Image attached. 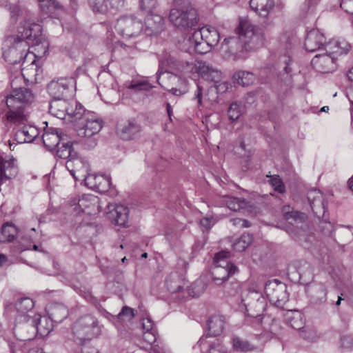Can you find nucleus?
<instances>
[{"label": "nucleus", "instance_id": "nucleus-64", "mask_svg": "<svg viewBox=\"0 0 353 353\" xmlns=\"http://www.w3.org/2000/svg\"><path fill=\"white\" fill-rule=\"evenodd\" d=\"M107 1L112 8L119 9L124 5V0H107Z\"/></svg>", "mask_w": 353, "mask_h": 353}, {"label": "nucleus", "instance_id": "nucleus-61", "mask_svg": "<svg viewBox=\"0 0 353 353\" xmlns=\"http://www.w3.org/2000/svg\"><path fill=\"white\" fill-rule=\"evenodd\" d=\"M341 346L345 349H353V337L345 336L341 338Z\"/></svg>", "mask_w": 353, "mask_h": 353}, {"label": "nucleus", "instance_id": "nucleus-15", "mask_svg": "<svg viewBox=\"0 0 353 353\" xmlns=\"http://www.w3.org/2000/svg\"><path fill=\"white\" fill-rule=\"evenodd\" d=\"M77 213L85 212L89 215L100 212L99 199L93 194H84L79 200L74 208Z\"/></svg>", "mask_w": 353, "mask_h": 353}, {"label": "nucleus", "instance_id": "nucleus-60", "mask_svg": "<svg viewBox=\"0 0 353 353\" xmlns=\"http://www.w3.org/2000/svg\"><path fill=\"white\" fill-rule=\"evenodd\" d=\"M340 6L347 13L353 14V0H342Z\"/></svg>", "mask_w": 353, "mask_h": 353}, {"label": "nucleus", "instance_id": "nucleus-54", "mask_svg": "<svg viewBox=\"0 0 353 353\" xmlns=\"http://www.w3.org/2000/svg\"><path fill=\"white\" fill-rule=\"evenodd\" d=\"M134 316V310L125 306L118 314V319L121 321H130Z\"/></svg>", "mask_w": 353, "mask_h": 353}, {"label": "nucleus", "instance_id": "nucleus-17", "mask_svg": "<svg viewBox=\"0 0 353 353\" xmlns=\"http://www.w3.org/2000/svg\"><path fill=\"white\" fill-rule=\"evenodd\" d=\"M86 186L99 192H107L111 185L110 176L105 174H88L84 178Z\"/></svg>", "mask_w": 353, "mask_h": 353}, {"label": "nucleus", "instance_id": "nucleus-49", "mask_svg": "<svg viewBox=\"0 0 353 353\" xmlns=\"http://www.w3.org/2000/svg\"><path fill=\"white\" fill-rule=\"evenodd\" d=\"M228 114L230 121H236L241 115V110L239 104L236 102L232 103L228 108Z\"/></svg>", "mask_w": 353, "mask_h": 353}, {"label": "nucleus", "instance_id": "nucleus-33", "mask_svg": "<svg viewBox=\"0 0 353 353\" xmlns=\"http://www.w3.org/2000/svg\"><path fill=\"white\" fill-rule=\"evenodd\" d=\"M68 101L66 100L62 99H54L52 101H51L49 106V112L59 118V119H64L65 115L67 114Z\"/></svg>", "mask_w": 353, "mask_h": 353}, {"label": "nucleus", "instance_id": "nucleus-21", "mask_svg": "<svg viewBox=\"0 0 353 353\" xmlns=\"http://www.w3.org/2000/svg\"><path fill=\"white\" fill-rule=\"evenodd\" d=\"M196 72L204 80L218 83L221 79V72L204 61H197L195 65Z\"/></svg>", "mask_w": 353, "mask_h": 353}, {"label": "nucleus", "instance_id": "nucleus-6", "mask_svg": "<svg viewBox=\"0 0 353 353\" xmlns=\"http://www.w3.org/2000/svg\"><path fill=\"white\" fill-rule=\"evenodd\" d=\"M80 126L77 132L79 137L86 138L84 145L88 149L97 145V140L92 137L97 134L103 127V121L95 113L87 112L81 119Z\"/></svg>", "mask_w": 353, "mask_h": 353}, {"label": "nucleus", "instance_id": "nucleus-22", "mask_svg": "<svg viewBox=\"0 0 353 353\" xmlns=\"http://www.w3.org/2000/svg\"><path fill=\"white\" fill-rule=\"evenodd\" d=\"M306 293L314 303H323L327 300V288L322 283H312L305 289Z\"/></svg>", "mask_w": 353, "mask_h": 353}, {"label": "nucleus", "instance_id": "nucleus-25", "mask_svg": "<svg viewBox=\"0 0 353 353\" xmlns=\"http://www.w3.org/2000/svg\"><path fill=\"white\" fill-rule=\"evenodd\" d=\"M129 209L123 205H117L114 209L109 212V216L114 224L125 227L128 222Z\"/></svg>", "mask_w": 353, "mask_h": 353}, {"label": "nucleus", "instance_id": "nucleus-18", "mask_svg": "<svg viewBox=\"0 0 353 353\" xmlns=\"http://www.w3.org/2000/svg\"><path fill=\"white\" fill-rule=\"evenodd\" d=\"M192 39H201L210 46L214 47L220 40V34L215 28L205 26L192 33Z\"/></svg>", "mask_w": 353, "mask_h": 353}, {"label": "nucleus", "instance_id": "nucleus-9", "mask_svg": "<svg viewBox=\"0 0 353 353\" xmlns=\"http://www.w3.org/2000/svg\"><path fill=\"white\" fill-rule=\"evenodd\" d=\"M143 28V23L133 15L122 16L117 20L115 30L125 39L138 37Z\"/></svg>", "mask_w": 353, "mask_h": 353}, {"label": "nucleus", "instance_id": "nucleus-39", "mask_svg": "<svg viewBox=\"0 0 353 353\" xmlns=\"http://www.w3.org/2000/svg\"><path fill=\"white\" fill-rule=\"evenodd\" d=\"M41 11L50 17H56L55 11L62 10V6L57 1L52 0H38Z\"/></svg>", "mask_w": 353, "mask_h": 353}, {"label": "nucleus", "instance_id": "nucleus-45", "mask_svg": "<svg viewBox=\"0 0 353 353\" xmlns=\"http://www.w3.org/2000/svg\"><path fill=\"white\" fill-rule=\"evenodd\" d=\"M142 343L145 345H152V348L155 351V347H159V344L157 343V332L154 331H148V332H143L142 334Z\"/></svg>", "mask_w": 353, "mask_h": 353}, {"label": "nucleus", "instance_id": "nucleus-29", "mask_svg": "<svg viewBox=\"0 0 353 353\" xmlns=\"http://www.w3.org/2000/svg\"><path fill=\"white\" fill-rule=\"evenodd\" d=\"M140 125L134 121H128L118 128V133L123 139L130 140L135 138L140 132Z\"/></svg>", "mask_w": 353, "mask_h": 353}, {"label": "nucleus", "instance_id": "nucleus-12", "mask_svg": "<svg viewBox=\"0 0 353 353\" xmlns=\"http://www.w3.org/2000/svg\"><path fill=\"white\" fill-rule=\"evenodd\" d=\"M53 321L48 316H41L40 314H35L30 321L25 325L23 329H30L31 333L28 337L24 340H30L37 334L43 337L48 336L53 330Z\"/></svg>", "mask_w": 353, "mask_h": 353}, {"label": "nucleus", "instance_id": "nucleus-37", "mask_svg": "<svg viewBox=\"0 0 353 353\" xmlns=\"http://www.w3.org/2000/svg\"><path fill=\"white\" fill-rule=\"evenodd\" d=\"M17 234V228L12 223H6L0 231V242H11L15 239Z\"/></svg>", "mask_w": 353, "mask_h": 353}, {"label": "nucleus", "instance_id": "nucleus-32", "mask_svg": "<svg viewBox=\"0 0 353 353\" xmlns=\"http://www.w3.org/2000/svg\"><path fill=\"white\" fill-rule=\"evenodd\" d=\"M48 314L53 322L61 323L68 316V310L64 305L54 303L49 307Z\"/></svg>", "mask_w": 353, "mask_h": 353}, {"label": "nucleus", "instance_id": "nucleus-13", "mask_svg": "<svg viewBox=\"0 0 353 353\" xmlns=\"http://www.w3.org/2000/svg\"><path fill=\"white\" fill-rule=\"evenodd\" d=\"M221 50L225 59L232 61L242 58L245 51L240 35L225 39L221 44Z\"/></svg>", "mask_w": 353, "mask_h": 353}, {"label": "nucleus", "instance_id": "nucleus-31", "mask_svg": "<svg viewBox=\"0 0 353 353\" xmlns=\"http://www.w3.org/2000/svg\"><path fill=\"white\" fill-rule=\"evenodd\" d=\"M272 0H250V6L259 16L266 18L274 8Z\"/></svg>", "mask_w": 353, "mask_h": 353}, {"label": "nucleus", "instance_id": "nucleus-20", "mask_svg": "<svg viewBox=\"0 0 353 353\" xmlns=\"http://www.w3.org/2000/svg\"><path fill=\"white\" fill-rule=\"evenodd\" d=\"M18 172L16 160L13 157L0 156V185L14 177Z\"/></svg>", "mask_w": 353, "mask_h": 353}, {"label": "nucleus", "instance_id": "nucleus-35", "mask_svg": "<svg viewBox=\"0 0 353 353\" xmlns=\"http://www.w3.org/2000/svg\"><path fill=\"white\" fill-rule=\"evenodd\" d=\"M223 202L232 211L236 212L249 206V202L242 198L225 196Z\"/></svg>", "mask_w": 353, "mask_h": 353}, {"label": "nucleus", "instance_id": "nucleus-36", "mask_svg": "<svg viewBox=\"0 0 353 353\" xmlns=\"http://www.w3.org/2000/svg\"><path fill=\"white\" fill-rule=\"evenodd\" d=\"M165 285L168 291L176 293L181 291L185 283L177 274H170L165 281Z\"/></svg>", "mask_w": 353, "mask_h": 353}, {"label": "nucleus", "instance_id": "nucleus-27", "mask_svg": "<svg viewBox=\"0 0 353 353\" xmlns=\"http://www.w3.org/2000/svg\"><path fill=\"white\" fill-rule=\"evenodd\" d=\"M39 131L32 125H24L15 133V140L19 143H31L38 136Z\"/></svg>", "mask_w": 353, "mask_h": 353}, {"label": "nucleus", "instance_id": "nucleus-58", "mask_svg": "<svg viewBox=\"0 0 353 353\" xmlns=\"http://www.w3.org/2000/svg\"><path fill=\"white\" fill-rule=\"evenodd\" d=\"M118 44L121 47V50L123 54L133 55L137 52V48L134 45L128 46L123 42H119Z\"/></svg>", "mask_w": 353, "mask_h": 353}, {"label": "nucleus", "instance_id": "nucleus-62", "mask_svg": "<svg viewBox=\"0 0 353 353\" xmlns=\"http://www.w3.org/2000/svg\"><path fill=\"white\" fill-rule=\"evenodd\" d=\"M110 86L111 88H107L105 86L101 87V92H103L104 94H110L111 96L117 95V90L115 88H114V83L112 79L110 78Z\"/></svg>", "mask_w": 353, "mask_h": 353}, {"label": "nucleus", "instance_id": "nucleus-53", "mask_svg": "<svg viewBox=\"0 0 353 353\" xmlns=\"http://www.w3.org/2000/svg\"><path fill=\"white\" fill-rule=\"evenodd\" d=\"M300 336L310 342H313L318 338L316 332L311 328L305 327L300 330Z\"/></svg>", "mask_w": 353, "mask_h": 353}, {"label": "nucleus", "instance_id": "nucleus-7", "mask_svg": "<svg viewBox=\"0 0 353 353\" xmlns=\"http://www.w3.org/2000/svg\"><path fill=\"white\" fill-rule=\"evenodd\" d=\"M34 306L33 300L28 297L21 298L14 303H8L6 306L8 313L12 314L15 312L14 317L16 321V327L22 330L33 318L29 313H32V310Z\"/></svg>", "mask_w": 353, "mask_h": 353}, {"label": "nucleus", "instance_id": "nucleus-24", "mask_svg": "<svg viewBox=\"0 0 353 353\" xmlns=\"http://www.w3.org/2000/svg\"><path fill=\"white\" fill-rule=\"evenodd\" d=\"M285 321L292 328L301 330L304 328L305 319L303 314L299 310H289L283 314Z\"/></svg>", "mask_w": 353, "mask_h": 353}, {"label": "nucleus", "instance_id": "nucleus-57", "mask_svg": "<svg viewBox=\"0 0 353 353\" xmlns=\"http://www.w3.org/2000/svg\"><path fill=\"white\" fill-rule=\"evenodd\" d=\"M128 89L137 91L150 90L152 86L147 81H140L135 83H132L128 87Z\"/></svg>", "mask_w": 353, "mask_h": 353}, {"label": "nucleus", "instance_id": "nucleus-44", "mask_svg": "<svg viewBox=\"0 0 353 353\" xmlns=\"http://www.w3.org/2000/svg\"><path fill=\"white\" fill-rule=\"evenodd\" d=\"M232 346L235 350L240 352H248L254 350V347L247 341H244L238 336L233 338Z\"/></svg>", "mask_w": 353, "mask_h": 353}, {"label": "nucleus", "instance_id": "nucleus-8", "mask_svg": "<svg viewBox=\"0 0 353 353\" xmlns=\"http://www.w3.org/2000/svg\"><path fill=\"white\" fill-rule=\"evenodd\" d=\"M230 252L226 250L216 254L214 258L215 267L212 271L213 281L217 285H221L237 271V267L228 261Z\"/></svg>", "mask_w": 353, "mask_h": 353}, {"label": "nucleus", "instance_id": "nucleus-10", "mask_svg": "<svg viewBox=\"0 0 353 353\" xmlns=\"http://www.w3.org/2000/svg\"><path fill=\"white\" fill-rule=\"evenodd\" d=\"M264 291L270 301L278 307H283L288 301L286 285L276 279L266 282Z\"/></svg>", "mask_w": 353, "mask_h": 353}, {"label": "nucleus", "instance_id": "nucleus-43", "mask_svg": "<svg viewBox=\"0 0 353 353\" xmlns=\"http://www.w3.org/2000/svg\"><path fill=\"white\" fill-rule=\"evenodd\" d=\"M188 43L190 44L192 50L199 54H205L211 50L212 47L207 44L204 41L201 39H192V35L189 38Z\"/></svg>", "mask_w": 353, "mask_h": 353}, {"label": "nucleus", "instance_id": "nucleus-30", "mask_svg": "<svg viewBox=\"0 0 353 353\" xmlns=\"http://www.w3.org/2000/svg\"><path fill=\"white\" fill-rule=\"evenodd\" d=\"M145 23L149 34H158L163 29L164 19L159 14H149Z\"/></svg>", "mask_w": 353, "mask_h": 353}, {"label": "nucleus", "instance_id": "nucleus-38", "mask_svg": "<svg viewBox=\"0 0 353 353\" xmlns=\"http://www.w3.org/2000/svg\"><path fill=\"white\" fill-rule=\"evenodd\" d=\"M234 81L242 86H248L255 80V75L250 72L240 70L233 75Z\"/></svg>", "mask_w": 353, "mask_h": 353}, {"label": "nucleus", "instance_id": "nucleus-19", "mask_svg": "<svg viewBox=\"0 0 353 353\" xmlns=\"http://www.w3.org/2000/svg\"><path fill=\"white\" fill-rule=\"evenodd\" d=\"M326 39L323 34L319 30H312L307 34L305 39L304 47L308 52L316 50H325Z\"/></svg>", "mask_w": 353, "mask_h": 353}, {"label": "nucleus", "instance_id": "nucleus-63", "mask_svg": "<svg viewBox=\"0 0 353 353\" xmlns=\"http://www.w3.org/2000/svg\"><path fill=\"white\" fill-rule=\"evenodd\" d=\"M194 99L197 100L199 106L202 105L203 88L199 83L197 84V88L195 91Z\"/></svg>", "mask_w": 353, "mask_h": 353}, {"label": "nucleus", "instance_id": "nucleus-34", "mask_svg": "<svg viewBox=\"0 0 353 353\" xmlns=\"http://www.w3.org/2000/svg\"><path fill=\"white\" fill-rule=\"evenodd\" d=\"M225 320L223 316L214 315L208 321V334L212 336L220 335L224 329Z\"/></svg>", "mask_w": 353, "mask_h": 353}, {"label": "nucleus", "instance_id": "nucleus-41", "mask_svg": "<svg viewBox=\"0 0 353 353\" xmlns=\"http://www.w3.org/2000/svg\"><path fill=\"white\" fill-rule=\"evenodd\" d=\"M56 153L60 159H70L74 157L77 152L74 151L72 144L70 142H67L58 147Z\"/></svg>", "mask_w": 353, "mask_h": 353}, {"label": "nucleus", "instance_id": "nucleus-3", "mask_svg": "<svg viewBox=\"0 0 353 353\" xmlns=\"http://www.w3.org/2000/svg\"><path fill=\"white\" fill-rule=\"evenodd\" d=\"M103 326L92 315L86 314L80 317L74 324L72 333L74 341L83 345L85 342L97 338L101 334Z\"/></svg>", "mask_w": 353, "mask_h": 353}, {"label": "nucleus", "instance_id": "nucleus-2", "mask_svg": "<svg viewBox=\"0 0 353 353\" xmlns=\"http://www.w3.org/2000/svg\"><path fill=\"white\" fill-rule=\"evenodd\" d=\"M33 98L32 92L28 88L13 89L6 101L8 110L7 120L14 123H24L27 121V116L23 113L24 104L32 102Z\"/></svg>", "mask_w": 353, "mask_h": 353}, {"label": "nucleus", "instance_id": "nucleus-48", "mask_svg": "<svg viewBox=\"0 0 353 353\" xmlns=\"http://www.w3.org/2000/svg\"><path fill=\"white\" fill-rule=\"evenodd\" d=\"M140 8L148 14H152L157 5V0H140Z\"/></svg>", "mask_w": 353, "mask_h": 353}, {"label": "nucleus", "instance_id": "nucleus-14", "mask_svg": "<svg viewBox=\"0 0 353 353\" xmlns=\"http://www.w3.org/2000/svg\"><path fill=\"white\" fill-rule=\"evenodd\" d=\"M336 57L325 52L315 55L311 61V65L319 72L329 73L336 70Z\"/></svg>", "mask_w": 353, "mask_h": 353}, {"label": "nucleus", "instance_id": "nucleus-4", "mask_svg": "<svg viewBox=\"0 0 353 353\" xmlns=\"http://www.w3.org/2000/svg\"><path fill=\"white\" fill-rule=\"evenodd\" d=\"M168 18L174 27L187 30L197 24L199 14L190 3L183 2L170 10Z\"/></svg>", "mask_w": 353, "mask_h": 353}, {"label": "nucleus", "instance_id": "nucleus-1", "mask_svg": "<svg viewBox=\"0 0 353 353\" xmlns=\"http://www.w3.org/2000/svg\"><path fill=\"white\" fill-rule=\"evenodd\" d=\"M41 27L39 24L26 21L21 24L17 34L8 36L3 44V55L5 60L17 64L28 56V44L27 40L37 44L40 41Z\"/></svg>", "mask_w": 353, "mask_h": 353}, {"label": "nucleus", "instance_id": "nucleus-42", "mask_svg": "<svg viewBox=\"0 0 353 353\" xmlns=\"http://www.w3.org/2000/svg\"><path fill=\"white\" fill-rule=\"evenodd\" d=\"M252 236L250 234L245 233L233 243V249L236 252H243L252 243Z\"/></svg>", "mask_w": 353, "mask_h": 353}, {"label": "nucleus", "instance_id": "nucleus-56", "mask_svg": "<svg viewBox=\"0 0 353 353\" xmlns=\"http://www.w3.org/2000/svg\"><path fill=\"white\" fill-rule=\"evenodd\" d=\"M37 65L36 64V60L34 59L32 61L31 63L29 65V68H26L25 67H23L21 68V72L23 76L25 77L26 75L30 77V76H36L37 74Z\"/></svg>", "mask_w": 353, "mask_h": 353}, {"label": "nucleus", "instance_id": "nucleus-55", "mask_svg": "<svg viewBox=\"0 0 353 353\" xmlns=\"http://www.w3.org/2000/svg\"><path fill=\"white\" fill-rule=\"evenodd\" d=\"M221 79L218 83H214V85L210 86L209 92H216L217 93H225L229 88L230 84L226 81H221Z\"/></svg>", "mask_w": 353, "mask_h": 353}, {"label": "nucleus", "instance_id": "nucleus-59", "mask_svg": "<svg viewBox=\"0 0 353 353\" xmlns=\"http://www.w3.org/2000/svg\"><path fill=\"white\" fill-rule=\"evenodd\" d=\"M142 329L143 332L154 331V323L152 319L149 317L143 318L142 319Z\"/></svg>", "mask_w": 353, "mask_h": 353}, {"label": "nucleus", "instance_id": "nucleus-50", "mask_svg": "<svg viewBox=\"0 0 353 353\" xmlns=\"http://www.w3.org/2000/svg\"><path fill=\"white\" fill-rule=\"evenodd\" d=\"M252 307L254 310V312L252 314H249V315L251 316L252 317L260 316L264 312L265 307V303L264 299L262 297H258L256 299V303L252 306Z\"/></svg>", "mask_w": 353, "mask_h": 353}, {"label": "nucleus", "instance_id": "nucleus-47", "mask_svg": "<svg viewBox=\"0 0 353 353\" xmlns=\"http://www.w3.org/2000/svg\"><path fill=\"white\" fill-rule=\"evenodd\" d=\"M267 176L271 177V179L270 180V183L274 191H276L279 193H281V194H283L285 192V185L279 175H273V176L268 175Z\"/></svg>", "mask_w": 353, "mask_h": 353}, {"label": "nucleus", "instance_id": "nucleus-23", "mask_svg": "<svg viewBox=\"0 0 353 353\" xmlns=\"http://www.w3.org/2000/svg\"><path fill=\"white\" fill-rule=\"evenodd\" d=\"M61 134V130L58 128H50L45 130L42 140L46 149L50 151L54 150L59 145L60 141L63 140Z\"/></svg>", "mask_w": 353, "mask_h": 353}, {"label": "nucleus", "instance_id": "nucleus-11", "mask_svg": "<svg viewBox=\"0 0 353 353\" xmlns=\"http://www.w3.org/2000/svg\"><path fill=\"white\" fill-rule=\"evenodd\" d=\"M75 80L73 78H59L51 81L47 87L48 92L53 99H62L74 94Z\"/></svg>", "mask_w": 353, "mask_h": 353}, {"label": "nucleus", "instance_id": "nucleus-52", "mask_svg": "<svg viewBox=\"0 0 353 353\" xmlns=\"http://www.w3.org/2000/svg\"><path fill=\"white\" fill-rule=\"evenodd\" d=\"M227 350L221 341L219 339L214 340L209 345L208 353H226Z\"/></svg>", "mask_w": 353, "mask_h": 353}, {"label": "nucleus", "instance_id": "nucleus-28", "mask_svg": "<svg viewBox=\"0 0 353 353\" xmlns=\"http://www.w3.org/2000/svg\"><path fill=\"white\" fill-rule=\"evenodd\" d=\"M350 49V44L345 40H332L325 45V51L336 58L337 55L346 54Z\"/></svg>", "mask_w": 353, "mask_h": 353}, {"label": "nucleus", "instance_id": "nucleus-26", "mask_svg": "<svg viewBox=\"0 0 353 353\" xmlns=\"http://www.w3.org/2000/svg\"><path fill=\"white\" fill-rule=\"evenodd\" d=\"M307 199L313 212L316 216H320L325 212V203L322 193L316 190L308 193Z\"/></svg>", "mask_w": 353, "mask_h": 353}, {"label": "nucleus", "instance_id": "nucleus-46", "mask_svg": "<svg viewBox=\"0 0 353 353\" xmlns=\"http://www.w3.org/2000/svg\"><path fill=\"white\" fill-rule=\"evenodd\" d=\"M89 3L94 12L100 13L106 12L110 7L107 0H90Z\"/></svg>", "mask_w": 353, "mask_h": 353}, {"label": "nucleus", "instance_id": "nucleus-16", "mask_svg": "<svg viewBox=\"0 0 353 353\" xmlns=\"http://www.w3.org/2000/svg\"><path fill=\"white\" fill-rule=\"evenodd\" d=\"M65 167L75 179L80 177L84 179L88 174V163L82 157H79L77 153L72 159L67 160Z\"/></svg>", "mask_w": 353, "mask_h": 353}, {"label": "nucleus", "instance_id": "nucleus-40", "mask_svg": "<svg viewBox=\"0 0 353 353\" xmlns=\"http://www.w3.org/2000/svg\"><path fill=\"white\" fill-rule=\"evenodd\" d=\"M67 114L74 120H81L83 118L85 113L87 112L84 110L81 104L74 102V104H68Z\"/></svg>", "mask_w": 353, "mask_h": 353}, {"label": "nucleus", "instance_id": "nucleus-51", "mask_svg": "<svg viewBox=\"0 0 353 353\" xmlns=\"http://www.w3.org/2000/svg\"><path fill=\"white\" fill-rule=\"evenodd\" d=\"M285 209H286V207L284 208L283 211H284V214H285V218L287 220L292 219V220L294 221L295 222H296V221L302 222V221H304L307 217L305 214H304V213H301L297 211H291V212L286 211Z\"/></svg>", "mask_w": 353, "mask_h": 353}, {"label": "nucleus", "instance_id": "nucleus-5", "mask_svg": "<svg viewBox=\"0 0 353 353\" xmlns=\"http://www.w3.org/2000/svg\"><path fill=\"white\" fill-rule=\"evenodd\" d=\"M236 32L240 35L245 50L254 51L262 48L265 43L263 34L255 29V27L247 17H241L236 28Z\"/></svg>", "mask_w": 353, "mask_h": 353}]
</instances>
